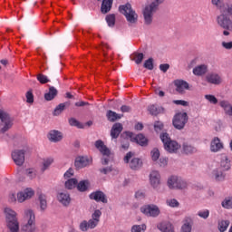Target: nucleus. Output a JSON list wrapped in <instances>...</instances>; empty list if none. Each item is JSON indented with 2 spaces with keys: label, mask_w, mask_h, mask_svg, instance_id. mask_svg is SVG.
<instances>
[{
  "label": "nucleus",
  "mask_w": 232,
  "mask_h": 232,
  "mask_svg": "<svg viewBox=\"0 0 232 232\" xmlns=\"http://www.w3.org/2000/svg\"><path fill=\"white\" fill-rule=\"evenodd\" d=\"M164 3H166V0H147V4L142 10L144 24L150 26L153 23V15L159 12Z\"/></svg>",
  "instance_id": "f257e3e1"
},
{
  "label": "nucleus",
  "mask_w": 232,
  "mask_h": 232,
  "mask_svg": "<svg viewBox=\"0 0 232 232\" xmlns=\"http://www.w3.org/2000/svg\"><path fill=\"white\" fill-rule=\"evenodd\" d=\"M7 232H21L17 213L10 208H5Z\"/></svg>",
  "instance_id": "f03ea898"
},
{
  "label": "nucleus",
  "mask_w": 232,
  "mask_h": 232,
  "mask_svg": "<svg viewBox=\"0 0 232 232\" xmlns=\"http://www.w3.org/2000/svg\"><path fill=\"white\" fill-rule=\"evenodd\" d=\"M21 231L35 232V213H34V210H24V223L22 224Z\"/></svg>",
  "instance_id": "7ed1b4c3"
},
{
  "label": "nucleus",
  "mask_w": 232,
  "mask_h": 232,
  "mask_svg": "<svg viewBox=\"0 0 232 232\" xmlns=\"http://www.w3.org/2000/svg\"><path fill=\"white\" fill-rule=\"evenodd\" d=\"M119 10L126 17L130 26L137 24V22L139 21V14H137L130 4L120 5Z\"/></svg>",
  "instance_id": "20e7f679"
},
{
  "label": "nucleus",
  "mask_w": 232,
  "mask_h": 232,
  "mask_svg": "<svg viewBox=\"0 0 232 232\" xmlns=\"http://www.w3.org/2000/svg\"><path fill=\"white\" fill-rule=\"evenodd\" d=\"M160 140L164 144L166 151L169 153H177V151L180 150V144L175 140H172L171 138H169V134H168V132L161 133Z\"/></svg>",
  "instance_id": "39448f33"
},
{
  "label": "nucleus",
  "mask_w": 232,
  "mask_h": 232,
  "mask_svg": "<svg viewBox=\"0 0 232 232\" xmlns=\"http://www.w3.org/2000/svg\"><path fill=\"white\" fill-rule=\"evenodd\" d=\"M94 146L99 151L102 153V166H108L110 162V159H111V150L108 149L106 145H104V141L102 140H98L95 141Z\"/></svg>",
  "instance_id": "423d86ee"
},
{
  "label": "nucleus",
  "mask_w": 232,
  "mask_h": 232,
  "mask_svg": "<svg viewBox=\"0 0 232 232\" xmlns=\"http://www.w3.org/2000/svg\"><path fill=\"white\" fill-rule=\"evenodd\" d=\"M0 121L1 133H6V131L14 126V117L10 116V114L3 110H0Z\"/></svg>",
  "instance_id": "0eeeda50"
},
{
  "label": "nucleus",
  "mask_w": 232,
  "mask_h": 232,
  "mask_svg": "<svg viewBox=\"0 0 232 232\" xmlns=\"http://www.w3.org/2000/svg\"><path fill=\"white\" fill-rule=\"evenodd\" d=\"M188 113L179 112L174 116L172 124L176 130H184V127L188 124Z\"/></svg>",
  "instance_id": "6e6552de"
},
{
  "label": "nucleus",
  "mask_w": 232,
  "mask_h": 232,
  "mask_svg": "<svg viewBox=\"0 0 232 232\" xmlns=\"http://www.w3.org/2000/svg\"><path fill=\"white\" fill-rule=\"evenodd\" d=\"M217 23L223 30L232 32V20L227 14H221L217 16Z\"/></svg>",
  "instance_id": "1a4fd4ad"
},
{
  "label": "nucleus",
  "mask_w": 232,
  "mask_h": 232,
  "mask_svg": "<svg viewBox=\"0 0 232 232\" xmlns=\"http://www.w3.org/2000/svg\"><path fill=\"white\" fill-rule=\"evenodd\" d=\"M140 211L143 215H146V217H152L153 218H156V217L160 215V209L154 204L144 205L140 208Z\"/></svg>",
  "instance_id": "9d476101"
},
{
  "label": "nucleus",
  "mask_w": 232,
  "mask_h": 232,
  "mask_svg": "<svg viewBox=\"0 0 232 232\" xmlns=\"http://www.w3.org/2000/svg\"><path fill=\"white\" fill-rule=\"evenodd\" d=\"M131 157H133V153L128 152L124 157V162L126 164H129L130 169H134V170L140 169V168H142V160H140V159L139 158H133L130 161V159H131Z\"/></svg>",
  "instance_id": "9b49d317"
},
{
  "label": "nucleus",
  "mask_w": 232,
  "mask_h": 232,
  "mask_svg": "<svg viewBox=\"0 0 232 232\" xmlns=\"http://www.w3.org/2000/svg\"><path fill=\"white\" fill-rule=\"evenodd\" d=\"M126 135L129 139H130L131 142H136L140 146H148V139L142 134H138L135 136L132 132H124L123 137Z\"/></svg>",
  "instance_id": "f8f14e48"
},
{
  "label": "nucleus",
  "mask_w": 232,
  "mask_h": 232,
  "mask_svg": "<svg viewBox=\"0 0 232 232\" xmlns=\"http://www.w3.org/2000/svg\"><path fill=\"white\" fill-rule=\"evenodd\" d=\"M12 159L16 166H23L24 164V150H16L13 151Z\"/></svg>",
  "instance_id": "ddd939ff"
},
{
  "label": "nucleus",
  "mask_w": 232,
  "mask_h": 232,
  "mask_svg": "<svg viewBox=\"0 0 232 232\" xmlns=\"http://www.w3.org/2000/svg\"><path fill=\"white\" fill-rule=\"evenodd\" d=\"M89 198H91V200H95V202H102V204H108V198L106 197V194L101 190L91 193Z\"/></svg>",
  "instance_id": "4468645a"
},
{
  "label": "nucleus",
  "mask_w": 232,
  "mask_h": 232,
  "mask_svg": "<svg viewBox=\"0 0 232 232\" xmlns=\"http://www.w3.org/2000/svg\"><path fill=\"white\" fill-rule=\"evenodd\" d=\"M35 195V192L32 188H25L23 191L17 194V200L18 202H24V200H28L32 198V197Z\"/></svg>",
  "instance_id": "2eb2a0df"
},
{
  "label": "nucleus",
  "mask_w": 232,
  "mask_h": 232,
  "mask_svg": "<svg viewBox=\"0 0 232 232\" xmlns=\"http://www.w3.org/2000/svg\"><path fill=\"white\" fill-rule=\"evenodd\" d=\"M150 186L157 189L160 186V173L158 170H152L150 174Z\"/></svg>",
  "instance_id": "dca6fc26"
},
{
  "label": "nucleus",
  "mask_w": 232,
  "mask_h": 232,
  "mask_svg": "<svg viewBox=\"0 0 232 232\" xmlns=\"http://www.w3.org/2000/svg\"><path fill=\"white\" fill-rule=\"evenodd\" d=\"M206 81L209 82V84H222V76L217 72H210L206 76Z\"/></svg>",
  "instance_id": "f3484780"
},
{
  "label": "nucleus",
  "mask_w": 232,
  "mask_h": 232,
  "mask_svg": "<svg viewBox=\"0 0 232 232\" xmlns=\"http://www.w3.org/2000/svg\"><path fill=\"white\" fill-rule=\"evenodd\" d=\"M174 85L176 87V92L180 94L184 93L185 90H189V83L184 80L174 81Z\"/></svg>",
  "instance_id": "a211bd4d"
},
{
  "label": "nucleus",
  "mask_w": 232,
  "mask_h": 232,
  "mask_svg": "<svg viewBox=\"0 0 232 232\" xmlns=\"http://www.w3.org/2000/svg\"><path fill=\"white\" fill-rule=\"evenodd\" d=\"M194 224L195 222L193 221L191 217H186L183 219V225L181 226L180 232H191Z\"/></svg>",
  "instance_id": "6ab92c4d"
},
{
  "label": "nucleus",
  "mask_w": 232,
  "mask_h": 232,
  "mask_svg": "<svg viewBox=\"0 0 232 232\" xmlns=\"http://www.w3.org/2000/svg\"><path fill=\"white\" fill-rule=\"evenodd\" d=\"M57 200L63 206H70V202H72V198H70V194L67 192H59L57 194Z\"/></svg>",
  "instance_id": "aec40b11"
},
{
  "label": "nucleus",
  "mask_w": 232,
  "mask_h": 232,
  "mask_svg": "<svg viewBox=\"0 0 232 232\" xmlns=\"http://www.w3.org/2000/svg\"><path fill=\"white\" fill-rule=\"evenodd\" d=\"M74 166L77 169H82V168L90 166V160L87 157H78L75 160Z\"/></svg>",
  "instance_id": "412c9836"
},
{
  "label": "nucleus",
  "mask_w": 232,
  "mask_h": 232,
  "mask_svg": "<svg viewBox=\"0 0 232 232\" xmlns=\"http://www.w3.org/2000/svg\"><path fill=\"white\" fill-rule=\"evenodd\" d=\"M122 130H124V128L122 127L121 123H114L111 130V139H119V136L122 132Z\"/></svg>",
  "instance_id": "4be33fe9"
},
{
  "label": "nucleus",
  "mask_w": 232,
  "mask_h": 232,
  "mask_svg": "<svg viewBox=\"0 0 232 232\" xmlns=\"http://www.w3.org/2000/svg\"><path fill=\"white\" fill-rule=\"evenodd\" d=\"M212 175L217 182L226 180V170L220 169L219 167L213 170Z\"/></svg>",
  "instance_id": "5701e85b"
},
{
  "label": "nucleus",
  "mask_w": 232,
  "mask_h": 232,
  "mask_svg": "<svg viewBox=\"0 0 232 232\" xmlns=\"http://www.w3.org/2000/svg\"><path fill=\"white\" fill-rule=\"evenodd\" d=\"M48 139L51 142H60V140H63V133L56 130H50Z\"/></svg>",
  "instance_id": "b1692460"
},
{
  "label": "nucleus",
  "mask_w": 232,
  "mask_h": 232,
  "mask_svg": "<svg viewBox=\"0 0 232 232\" xmlns=\"http://www.w3.org/2000/svg\"><path fill=\"white\" fill-rule=\"evenodd\" d=\"M158 229H160L162 232H175L173 224L170 222L163 221L158 225Z\"/></svg>",
  "instance_id": "393cba45"
},
{
  "label": "nucleus",
  "mask_w": 232,
  "mask_h": 232,
  "mask_svg": "<svg viewBox=\"0 0 232 232\" xmlns=\"http://www.w3.org/2000/svg\"><path fill=\"white\" fill-rule=\"evenodd\" d=\"M59 91L53 86L49 85V91L44 94L45 101H53L57 97Z\"/></svg>",
  "instance_id": "a878e982"
},
{
  "label": "nucleus",
  "mask_w": 232,
  "mask_h": 232,
  "mask_svg": "<svg viewBox=\"0 0 232 232\" xmlns=\"http://www.w3.org/2000/svg\"><path fill=\"white\" fill-rule=\"evenodd\" d=\"M222 148H224V145H223L222 142L220 141V139L215 138V139L211 141L210 150H211V151H213L214 153H217V151H220V150H222Z\"/></svg>",
  "instance_id": "bb28decb"
},
{
  "label": "nucleus",
  "mask_w": 232,
  "mask_h": 232,
  "mask_svg": "<svg viewBox=\"0 0 232 232\" xmlns=\"http://www.w3.org/2000/svg\"><path fill=\"white\" fill-rule=\"evenodd\" d=\"M194 75H197L198 77H200L202 75H206L208 73V65L201 64L198 65L193 69Z\"/></svg>",
  "instance_id": "cd10ccee"
},
{
  "label": "nucleus",
  "mask_w": 232,
  "mask_h": 232,
  "mask_svg": "<svg viewBox=\"0 0 232 232\" xmlns=\"http://www.w3.org/2000/svg\"><path fill=\"white\" fill-rule=\"evenodd\" d=\"M106 117H107L109 122H115L116 121L122 119V117H124V115L119 114V113L110 110L107 111Z\"/></svg>",
  "instance_id": "c85d7f7f"
},
{
  "label": "nucleus",
  "mask_w": 232,
  "mask_h": 232,
  "mask_svg": "<svg viewBox=\"0 0 232 232\" xmlns=\"http://www.w3.org/2000/svg\"><path fill=\"white\" fill-rule=\"evenodd\" d=\"M219 169H223V171H229L231 169V160L227 159V156H223L221 158Z\"/></svg>",
  "instance_id": "c756f323"
},
{
  "label": "nucleus",
  "mask_w": 232,
  "mask_h": 232,
  "mask_svg": "<svg viewBox=\"0 0 232 232\" xmlns=\"http://www.w3.org/2000/svg\"><path fill=\"white\" fill-rule=\"evenodd\" d=\"M219 105L221 108H223L226 115H229V117H232V105L227 101H221L219 102Z\"/></svg>",
  "instance_id": "7c9ffc66"
},
{
  "label": "nucleus",
  "mask_w": 232,
  "mask_h": 232,
  "mask_svg": "<svg viewBox=\"0 0 232 232\" xmlns=\"http://www.w3.org/2000/svg\"><path fill=\"white\" fill-rule=\"evenodd\" d=\"M148 111L150 113V115L157 117L159 113H164V109L162 107L152 104L148 107Z\"/></svg>",
  "instance_id": "2f4dec72"
},
{
  "label": "nucleus",
  "mask_w": 232,
  "mask_h": 232,
  "mask_svg": "<svg viewBox=\"0 0 232 232\" xmlns=\"http://www.w3.org/2000/svg\"><path fill=\"white\" fill-rule=\"evenodd\" d=\"M38 200L40 202L41 211H45L46 208H48V201L46 200V195L43 193H38Z\"/></svg>",
  "instance_id": "473e14b6"
},
{
  "label": "nucleus",
  "mask_w": 232,
  "mask_h": 232,
  "mask_svg": "<svg viewBox=\"0 0 232 232\" xmlns=\"http://www.w3.org/2000/svg\"><path fill=\"white\" fill-rule=\"evenodd\" d=\"M180 180L179 177L171 176L168 179V186L169 189H177V186H179V181Z\"/></svg>",
  "instance_id": "72a5a7b5"
},
{
  "label": "nucleus",
  "mask_w": 232,
  "mask_h": 232,
  "mask_svg": "<svg viewBox=\"0 0 232 232\" xmlns=\"http://www.w3.org/2000/svg\"><path fill=\"white\" fill-rule=\"evenodd\" d=\"M76 188L78 191L84 193V191H88V188H90V181L88 180H82L80 182L77 181Z\"/></svg>",
  "instance_id": "f704fd0d"
},
{
  "label": "nucleus",
  "mask_w": 232,
  "mask_h": 232,
  "mask_svg": "<svg viewBox=\"0 0 232 232\" xmlns=\"http://www.w3.org/2000/svg\"><path fill=\"white\" fill-rule=\"evenodd\" d=\"M66 106H70L69 102H63V103H60L58 106H56V108L54 109L53 111V115L57 116V115H61V113H63V111H64Z\"/></svg>",
  "instance_id": "c9c22d12"
},
{
  "label": "nucleus",
  "mask_w": 232,
  "mask_h": 232,
  "mask_svg": "<svg viewBox=\"0 0 232 232\" xmlns=\"http://www.w3.org/2000/svg\"><path fill=\"white\" fill-rule=\"evenodd\" d=\"M222 208L224 209H232V197H227L221 202Z\"/></svg>",
  "instance_id": "e433bc0d"
},
{
  "label": "nucleus",
  "mask_w": 232,
  "mask_h": 232,
  "mask_svg": "<svg viewBox=\"0 0 232 232\" xmlns=\"http://www.w3.org/2000/svg\"><path fill=\"white\" fill-rule=\"evenodd\" d=\"M183 151L187 155H189L191 153H197V148H195L192 145H189L188 143H184L183 144Z\"/></svg>",
  "instance_id": "4c0bfd02"
},
{
  "label": "nucleus",
  "mask_w": 232,
  "mask_h": 232,
  "mask_svg": "<svg viewBox=\"0 0 232 232\" xmlns=\"http://www.w3.org/2000/svg\"><path fill=\"white\" fill-rule=\"evenodd\" d=\"M53 163V159H52V158H48L46 160H44V163H43V167L41 169V171L43 173H44V171H46V169H48V168H50V166H52Z\"/></svg>",
  "instance_id": "58836bf2"
},
{
  "label": "nucleus",
  "mask_w": 232,
  "mask_h": 232,
  "mask_svg": "<svg viewBox=\"0 0 232 232\" xmlns=\"http://www.w3.org/2000/svg\"><path fill=\"white\" fill-rule=\"evenodd\" d=\"M65 188L67 189H73V188H77V179H69L65 182Z\"/></svg>",
  "instance_id": "ea45409f"
},
{
  "label": "nucleus",
  "mask_w": 232,
  "mask_h": 232,
  "mask_svg": "<svg viewBox=\"0 0 232 232\" xmlns=\"http://www.w3.org/2000/svg\"><path fill=\"white\" fill-rule=\"evenodd\" d=\"M227 227H229V220H221L218 222V230L220 232L227 231Z\"/></svg>",
  "instance_id": "a19ab883"
},
{
  "label": "nucleus",
  "mask_w": 232,
  "mask_h": 232,
  "mask_svg": "<svg viewBox=\"0 0 232 232\" xmlns=\"http://www.w3.org/2000/svg\"><path fill=\"white\" fill-rule=\"evenodd\" d=\"M143 60H144V53H135L133 54L132 61H135L136 64H140V63H142Z\"/></svg>",
  "instance_id": "79ce46f5"
},
{
  "label": "nucleus",
  "mask_w": 232,
  "mask_h": 232,
  "mask_svg": "<svg viewBox=\"0 0 232 232\" xmlns=\"http://www.w3.org/2000/svg\"><path fill=\"white\" fill-rule=\"evenodd\" d=\"M36 79L41 84H46L47 82H50V79H48V76L43 73L37 74Z\"/></svg>",
  "instance_id": "37998d69"
},
{
  "label": "nucleus",
  "mask_w": 232,
  "mask_h": 232,
  "mask_svg": "<svg viewBox=\"0 0 232 232\" xmlns=\"http://www.w3.org/2000/svg\"><path fill=\"white\" fill-rule=\"evenodd\" d=\"M187 188H188V182L182 179V178H179V181H178L176 189H187Z\"/></svg>",
  "instance_id": "c03bdc74"
},
{
  "label": "nucleus",
  "mask_w": 232,
  "mask_h": 232,
  "mask_svg": "<svg viewBox=\"0 0 232 232\" xmlns=\"http://www.w3.org/2000/svg\"><path fill=\"white\" fill-rule=\"evenodd\" d=\"M25 175L29 179H35L37 177V171L34 169H28L25 170Z\"/></svg>",
  "instance_id": "a18cd8bd"
},
{
  "label": "nucleus",
  "mask_w": 232,
  "mask_h": 232,
  "mask_svg": "<svg viewBox=\"0 0 232 232\" xmlns=\"http://www.w3.org/2000/svg\"><path fill=\"white\" fill-rule=\"evenodd\" d=\"M151 159L154 162L156 160H159V158L160 157V151H159V149H153L150 152Z\"/></svg>",
  "instance_id": "49530a36"
},
{
  "label": "nucleus",
  "mask_w": 232,
  "mask_h": 232,
  "mask_svg": "<svg viewBox=\"0 0 232 232\" xmlns=\"http://www.w3.org/2000/svg\"><path fill=\"white\" fill-rule=\"evenodd\" d=\"M146 231V225H134L131 227V232H143Z\"/></svg>",
  "instance_id": "de8ad7c7"
},
{
  "label": "nucleus",
  "mask_w": 232,
  "mask_h": 232,
  "mask_svg": "<svg viewBox=\"0 0 232 232\" xmlns=\"http://www.w3.org/2000/svg\"><path fill=\"white\" fill-rule=\"evenodd\" d=\"M205 99H207V101H208V102H210V104H218V99H217V97H215V95L207 94V95H205Z\"/></svg>",
  "instance_id": "09e8293b"
},
{
  "label": "nucleus",
  "mask_w": 232,
  "mask_h": 232,
  "mask_svg": "<svg viewBox=\"0 0 232 232\" xmlns=\"http://www.w3.org/2000/svg\"><path fill=\"white\" fill-rule=\"evenodd\" d=\"M106 21L109 26H115V14L107 15Z\"/></svg>",
  "instance_id": "8fccbe9b"
},
{
  "label": "nucleus",
  "mask_w": 232,
  "mask_h": 232,
  "mask_svg": "<svg viewBox=\"0 0 232 232\" xmlns=\"http://www.w3.org/2000/svg\"><path fill=\"white\" fill-rule=\"evenodd\" d=\"M121 134V137H124L125 140L123 141H121V150H124V151H126L129 148H130V141H128V137H126V135Z\"/></svg>",
  "instance_id": "3c124183"
},
{
  "label": "nucleus",
  "mask_w": 232,
  "mask_h": 232,
  "mask_svg": "<svg viewBox=\"0 0 232 232\" xmlns=\"http://www.w3.org/2000/svg\"><path fill=\"white\" fill-rule=\"evenodd\" d=\"M198 217L200 218H204V220L209 218V211L208 209L200 210L198 212Z\"/></svg>",
  "instance_id": "603ef678"
},
{
  "label": "nucleus",
  "mask_w": 232,
  "mask_h": 232,
  "mask_svg": "<svg viewBox=\"0 0 232 232\" xmlns=\"http://www.w3.org/2000/svg\"><path fill=\"white\" fill-rule=\"evenodd\" d=\"M147 70H153V58H149L143 64Z\"/></svg>",
  "instance_id": "864d4df0"
},
{
  "label": "nucleus",
  "mask_w": 232,
  "mask_h": 232,
  "mask_svg": "<svg viewBox=\"0 0 232 232\" xmlns=\"http://www.w3.org/2000/svg\"><path fill=\"white\" fill-rule=\"evenodd\" d=\"M167 204L168 206H169L170 208H179V206H180V204L179 203V201L175 198L172 199H168L167 200Z\"/></svg>",
  "instance_id": "5fc2aeb1"
},
{
  "label": "nucleus",
  "mask_w": 232,
  "mask_h": 232,
  "mask_svg": "<svg viewBox=\"0 0 232 232\" xmlns=\"http://www.w3.org/2000/svg\"><path fill=\"white\" fill-rule=\"evenodd\" d=\"M101 215H102V212H101L100 209H97L93 212V214L92 215V218L93 220H97V222H101Z\"/></svg>",
  "instance_id": "6e6d98bb"
},
{
  "label": "nucleus",
  "mask_w": 232,
  "mask_h": 232,
  "mask_svg": "<svg viewBox=\"0 0 232 232\" xmlns=\"http://www.w3.org/2000/svg\"><path fill=\"white\" fill-rule=\"evenodd\" d=\"M69 124L71 126H76V128H82V124H81V122H79L75 118H71L69 120Z\"/></svg>",
  "instance_id": "4d7b16f0"
},
{
  "label": "nucleus",
  "mask_w": 232,
  "mask_h": 232,
  "mask_svg": "<svg viewBox=\"0 0 232 232\" xmlns=\"http://www.w3.org/2000/svg\"><path fill=\"white\" fill-rule=\"evenodd\" d=\"M99 171L103 175H108V173H111L113 171V168L111 166H109V167L100 169Z\"/></svg>",
  "instance_id": "13d9d810"
},
{
  "label": "nucleus",
  "mask_w": 232,
  "mask_h": 232,
  "mask_svg": "<svg viewBox=\"0 0 232 232\" xmlns=\"http://www.w3.org/2000/svg\"><path fill=\"white\" fill-rule=\"evenodd\" d=\"M87 223L89 224V229H95L99 226V221L92 218L87 221Z\"/></svg>",
  "instance_id": "bf43d9fd"
},
{
  "label": "nucleus",
  "mask_w": 232,
  "mask_h": 232,
  "mask_svg": "<svg viewBox=\"0 0 232 232\" xmlns=\"http://www.w3.org/2000/svg\"><path fill=\"white\" fill-rule=\"evenodd\" d=\"M80 229L81 231H88V229H90L88 221L83 220L80 223Z\"/></svg>",
  "instance_id": "052dcab7"
},
{
  "label": "nucleus",
  "mask_w": 232,
  "mask_h": 232,
  "mask_svg": "<svg viewBox=\"0 0 232 232\" xmlns=\"http://www.w3.org/2000/svg\"><path fill=\"white\" fill-rule=\"evenodd\" d=\"M25 97H26V102H28L29 104L34 103V93H32L31 91H28L26 92Z\"/></svg>",
  "instance_id": "680f3d73"
},
{
  "label": "nucleus",
  "mask_w": 232,
  "mask_h": 232,
  "mask_svg": "<svg viewBox=\"0 0 232 232\" xmlns=\"http://www.w3.org/2000/svg\"><path fill=\"white\" fill-rule=\"evenodd\" d=\"M211 3L218 8H222V6H224V1L222 0H211Z\"/></svg>",
  "instance_id": "e2e57ef3"
},
{
  "label": "nucleus",
  "mask_w": 232,
  "mask_h": 232,
  "mask_svg": "<svg viewBox=\"0 0 232 232\" xmlns=\"http://www.w3.org/2000/svg\"><path fill=\"white\" fill-rule=\"evenodd\" d=\"M163 128H164V124H162V122L156 121L154 123V130H155V131H161Z\"/></svg>",
  "instance_id": "0e129e2a"
},
{
  "label": "nucleus",
  "mask_w": 232,
  "mask_h": 232,
  "mask_svg": "<svg viewBox=\"0 0 232 232\" xmlns=\"http://www.w3.org/2000/svg\"><path fill=\"white\" fill-rule=\"evenodd\" d=\"M173 104H177L178 106H188V102L184 100H174Z\"/></svg>",
  "instance_id": "69168bd1"
},
{
  "label": "nucleus",
  "mask_w": 232,
  "mask_h": 232,
  "mask_svg": "<svg viewBox=\"0 0 232 232\" xmlns=\"http://www.w3.org/2000/svg\"><path fill=\"white\" fill-rule=\"evenodd\" d=\"M160 70L163 72V73H166L168 70H169V63H162L160 65Z\"/></svg>",
  "instance_id": "338daca9"
},
{
  "label": "nucleus",
  "mask_w": 232,
  "mask_h": 232,
  "mask_svg": "<svg viewBox=\"0 0 232 232\" xmlns=\"http://www.w3.org/2000/svg\"><path fill=\"white\" fill-rule=\"evenodd\" d=\"M223 48H226V50H231L232 49V42H222Z\"/></svg>",
  "instance_id": "774afa93"
}]
</instances>
